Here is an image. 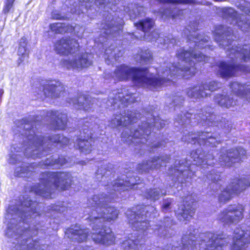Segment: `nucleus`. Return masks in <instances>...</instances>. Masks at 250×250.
I'll use <instances>...</instances> for the list:
<instances>
[{"label": "nucleus", "mask_w": 250, "mask_h": 250, "mask_svg": "<svg viewBox=\"0 0 250 250\" xmlns=\"http://www.w3.org/2000/svg\"><path fill=\"white\" fill-rule=\"evenodd\" d=\"M197 24L193 22L189 25L185 31L188 39L194 44V49L190 47L189 50L180 48L176 53L177 58L181 63L171 64L165 71H158L159 80L154 78L147 71L121 65L117 67L113 78L115 81L131 80L134 84L139 86L147 87L150 89H157L164 84L165 80L170 81L173 75H181L186 79L194 75L196 73L195 66L197 62L208 61L209 58L196 51L197 48L206 47L209 38L198 35L196 31L198 29Z\"/></svg>", "instance_id": "1"}, {"label": "nucleus", "mask_w": 250, "mask_h": 250, "mask_svg": "<svg viewBox=\"0 0 250 250\" xmlns=\"http://www.w3.org/2000/svg\"><path fill=\"white\" fill-rule=\"evenodd\" d=\"M139 184L136 177H130L125 181L124 179H118L108 186L107 189L110 190L108 196L104 195L103 194L95 195L88 200V207L85 211L88 214L87 219L90 222L93 230L95 231L91 235L95 243L109 245L115 240L110 229H104L103 228L105 222L115 220L118 215V211L115 208L106 204L111 202L114 197L112 196V191H124L134 188L135 186Z\"/></svg>", "instance_id": "2"}, {"label": "nucleus", "mask_w": 250, "mask_h": 250, "mask_svg": "<svg viewBox=\"0 0 250 250\" xmlns=\"http://www.w3.org/2000/svg\"><path fill=\"white\" fill-rule=\"evenodd\" d=\"M15 124L18 128V131L23 130L21 135L23 136L24 143V154L27 157H33L34 159L41 157L46 153V149L49 148L48 146L55 143H61L62 145L69 144V140L60 135H55L51 138H44L35 134L32 125L26 123L25 120L16 121Z\"/></svg>", "instance_id": "3"}, {"label": "nucleus", "mask_w": 250, "mask_h": 250, "mask_svg": "<svg viewBox=\"0 0 250 250\" xmlns=\"http://www.w3.org/2000/svg\"><path fill=\"white\" fill-rule=\"evenodd\" d=\"M194 233L190 231L186 232L182 239V246L175 243L170 244L167 247L166 250H222L225 241L218 234L211 232H207L200 235L197 239L195 237L196 231L193 230Z\"/></svg>", "instance_id": "4"}, {"label": "nucleus", "mask_w": 250, "mask_h": 250, "mask_svg": "<svg viewBox=\"0 0 250 250\" xmlns=\"http://www.w3.org/2000/svg\"><path fill=\"white\" fill-rule=\"evenodd\" d=\"M79 43L75 40L62 38L55 44L56 51L60 54L70 56L64 60L62 64L68 69L79 70L86 68L91 65V61L89 59L90 55L86 53H77L79 50Z\"/></svg>", "instance_id": "5"}, {"label": "nucleus", "mask_w": 250, "mask_h": 250, "mask_svg": "<svg viewBox=\"0 0 250 250\" xmlns=\"http://www.w3.org/2000/svg\"><path fill=\"white\" fill-rule=\"evenodd\" d=\"M71 182V176L69 173L46 172L42 175L40 184L34 187L32 190L37 194L48 198L52 190L66 189L70 186Z\"/></svg>", "instance_id": "6"}, {"label": "nucleus", "mask_w": 250, "mask_h": 250, "mask_svg": "<svg viewBox=\"0 0 250 250\" xmlns=\"http://www.w3.org/2000/svg\"><path fill=\"white\" fill-rule=\"evenodd\" d=\"M153 125L150 126L151 122L143 123L141 126H139V128L132 132L130 131V134L128 135L127 132L129 129L127 128L122 133V138L123 141L126 142H130L135 144L145 143L147 142L146 137L150 134L152 126H154L157 129L163 127L166 123V121L161 120L159 117L153 119Z\"/></svg>", "instance_id": "7"}, {"label": "nucleus", "mask_w": 250, "mask_h": 250, "mask_svg": "<svg viewBox=\"0 0 250 250\" xmlns=\"http://www.w3.org/2000/svg\"><path fill=\"white\" fill-rule=\"evenodd\" d=\"M237 7L245 14V15H238L237 13L232 8H226L223 10L226 16L232 21V23L235 24L243 32H248L250 30V22L247 20L246 16L250 17V3L242 0L236 3Z\"/></svg>", "instance_id": "8"}, {"label": "nucleus", "mask_w": 250, "mask_h": 250, "mask_svg": "<svg viewBox=\"0 0 250 250\" xmlns=\"http://www.w3.org/2000/svg\"><path fill=\"white\" fill-rule=\"evenodd\" d=\"M148 208L150 210L153 209L152 207L138 206L133 210H129L126 212L129 223L132 226L133 229L143 231L147 229L149 223L147 222L146 217L149 215Z\"/></svg>", "instance_id": "9"}, {"label": "nucleus", "mask_w": 250, "mask_h": 250, "mask_svg": "<svg viewBox=\"0 0 250 250\" xmlns=\"http://www.w3.org/2000/svg\"><path fill=\"white\" fill-rule=\"evenodd\" d=\"M249 186L250 178H244L241 180L235 179L222 191L219 196V200L221 203H225L229 201L234 195L239 193Z\"/></svg>", "instance_id": "10"}, {"label": "nucleus", "mask_w": 250, "mask_h": 250, "mask_svg": "<svg viewBox=\"0 0 250 250\" xmlns=\"http://www.w3.org/2000/svg\"><path fill=\"white\" fill-rule=\"evenodd\" d=\"M243 210L242 205H231L223 210L217 219L226 224L237 223L243 218Z\"/></svg>", "instance_id": "11"}, {"label": "nucleus", "mask_w": 250, "mask_h": 250, "mask_svg": "<svg viewBox=\"0 0 250 250\" xmlns=\"http://www.w3.org/2000/svg\"><path fill=\"white\" fill-rule=\"evenodd\" d=\"M183 141L193 143L197 142L200 146H215L218 144L216 139L212 136V134L208 132H202L201 134H189L188 136H184L182 138Z\"/></svg>", "instance_id": "12"}, {"label": "nucleus", "mask_w": 250, "mask_h": 250, "mask_svg": "<svg viewBox=\"0 0 250 250\" xmlns=\"http://www.w3.org/2000/svg\"><path fill=\"white\" fill-rule=\"evenodd\" d=\"M123 21L122 18L116 19L110 13H108L105 17L104 23L102 24V29L105 35L111 34L113 36H116L117 33L122 30Z\"/></svg>", "instance_id": "13"}, {"label": "nucleus", "mask_w": 250, "mask_h": 250, "mask_svg": "<svg viewBox=\"0 0 250 250\" xmlns=\"http://www.w3.org/2000/svg\"><path fill=\"white\" fill-rule=\"evenodd\" d=\"M219 87V83L216 82H210L201 85H197L188 89L187 94L188 97L198 99L208 96L210 92L215 90Z\"/></svg>", "instance_id": "14"}, {"label": "nucleus", "mask_w": 250, "mask_h": 250, "mask_svg": "<svg viewBox=\"0 0 250 250\" xmlns=\"http://www.w3.org/2000/svg\"><path fill=\"white\" fill-rule=\"evenodd\" d=\"M246 151L241 147L229 150L226 154L221 152L219 157V162L222 166L230 167L232 163L238 162L241 159V157L244 156Z\"/></svg>", "instance_id": "15"}, {"label": "nucleus", "mask_w": 250, "mask_h": 250, "mask_svg": "<svg viewBox=\"0 0 250 250\" xmlns=\"http://www.w3.org/2000/svg\"><path fill=\"white\" fill-rule=\"evenodd\" d=\"M42 91L40 95H43L46 97L55 98L61 96L64 90L62 83L55 80L49 81L40 88ZM42 95H41V97Z\"/></svg>", "instance_id": "16"}, {"label": "nucleus", "mask_w": 250, "mask_h": 250, "mask_svg": "<svg viewBox=\"0 0 250 250\" xmlns=\"http://www.w3.org/2000/svg\"><path fill=\"white\" fill-rule=\"evenodd\" d=\"M219 73L223 78L231 77L236 74L238 70L245 72H249L250 68L243 65L235 66L234 64L222 62L219 64Z\"/></svg>", "instance_id": "17"}, {"label": "nucleus", "mask_w": 250, "mask_h": 250, "mask_svg": "<svg viewBox=\"0 0 250 250\" xmlns=\"http://www.w3.org/2000/svg\"><path fill=\"white\" fill-rule=\"evenodd\" d=\"M138 117H140V114L136 112H129L124 113L123 114L114 115L111 120L110 125L114 127L120 125L126 126L133 122H136Z\"/></svg>", "instance_id": "18"}, {"label": "nucleus", "mask_w": 250, "mask_h": 250, "mask_svg": "<svg viewBox=\"0 0 250 250\" xmlns=\"http://www.w3.org/2000/svg\"><path fill=\"white\" fill-rule=\"evenodd\" d=\"M234 234L231 250H247L250 243L249 233L237 229L234 230Z\"/></svg>", "instance_id": "19"}, {"label": "nucleus", "mask_w": 250, "mask_h": 250, "mask_svg": "<svg viewBox=\"0 0 250 250\" xmlns=\"http://www.w3.org/2000/svg\"><path fill=\"white\" fill-rule=\"evenodd\" d=\"M114 94H116L115 97L111 98L110 96L111 99L109 101V102L114 107L116 104L119 107L121 106H126L130 103L135 101L134 94H133L132 92L129 94L128 92L125 89L122 90V92H118L117 95V93Z\"/></svg>", "instance_id": "20"}, {"label": "nucleus", "mask_w": 250, "mask_h": 250, "mask_svg": "<svg viewBox=\"0 0 250 250\" xmlns=\"http://www.w3.org/2000/svg\"><path fill=\"white\" fill-rule=\"evenodd\" d=\"M134 24L137 29L141 30L143 34V36L142 35L140 37L136 36L137 38L140 40L144 39L149 41H153V36L154 35L155 36L154 37V39H155L156 37L158 36L157 33L154 32L152 33V37H149L148 32L151 30L154 25V21L152 19L147 18Z\"/></svg>", "instance_id": "21"}, {"label": "nucleus", "mask_w": 250, "mask_h": 250, "mask_svg": "<svg viewBox=\"0 0 250 250\" xmlns=\"http://www.w3.org/2000/svg\"><path fill=\"white\" fill-rule=\"evenodd\" d=\"M50 28L52 31L56 33H63L74 32V34L79 38L83 37V33L84 31L83 28L82 27L76 26L73 27L72 26L66 25L64 23L59 22L50 24Z\"/></svg>", "instance_id": "22"}, {"label": "nucleus", "mask_w": 250, "mask_h": 250, "mask_svg": "<svg viewBox=\"0 0 250 250\" xmlns=\"http://www.w3.org/2000/svg\"><path fill=\"white\" fill-rule=\"evenodd\" d=\"M229 56L230 58L233 59V56L236 59H239L244 61H250V45H245L242 48L236 47L235 48H231Z\"/></svg>", "instance_id": "23"}, {"label": "nucleus", "mask_w": 250, "mask_h": 250, "mask_svg": "<svg viewBox=\"0 0 250 250\" xmlns=\"http://www.w3.org/2000/svg\"><path fill=\"white\" fill-rule=\"evenodd\" d=\"M87 229H82L78 226L71 228L65 232V234L68 238L77 240L78 242H83L86 240L87 237Z\"/></svg>", "instance_id": "24"}, {"label": "nucleus", "mask_w": 250, "mask_h": 250, "mask_svg": "<svg viewBox=\"0 0 250 250\" xmlns=\"http://www.w3.org/2000/svg\"><path fill=\"white\" fill-rule=\"evenodd\" d=\"M143 238V235H138L136 233L131 234L123 242L122 247L124 250H135L140 245Z\"/></svg>", "instance_id": "25"}, {"label": "nucleus", "mask_w": 250, "mask_h": 250, "mask_svg": "<svg viewBox=\"0 0 250 250\" xmlns=\"http://www.w3.org/2000/svg\"><path fill=\"white\" fill-rule=\"evenodd\" d=\"M200 151L198 150L196 151H192L191 153V157L193 159L194 165H201L203 168L205 167V166H211L214 164V158L212 157V154H208L203 160V154H199Z\"/></svg>", "instance_id": "26"}, {"label": "nucleus", "mask_w": 250, "mask_h": 250, "mask_svg": "<svg viewBox=\"0 0 250 250\" xmlns=\"http://www.w3.org/2000/svg\"><path fill=\"white\" fill-rule=\"evenodd\" d=\"M230 87L234 93L238 96L246 98L250 102V85H244L237 82L231 83Z\"/></svg>", "instance_id": "27"}, {"label": "nucleus", "mask_w": 250, "mask_h": 250, "mask_svg": "<svg viewBox=\"0 0 250 250\" xmlns=\"http://www.w3.org/2000/svg\"><path fill=\"white\" fill-rule=\"evenodd\" d=\"M52 119L54 120L53 127L54 129H63L66 125L67 116L58 111H52Z\"/></svg>", "instance_id": "28"}, {"label": "nucleus", "mask_w": 250, "mask_h": 250, "mask_svg": "<svg viewBox=\"0 0 250 250\" xmlns=\"http://www.w3.org/2000/svg\"><path fill=\"white\" fill-rule=\"evenodd\" d=\"M194 212V209L190 205L181 206L176 211V214L177 218L180 220H186L191 218Z\"/></svg>", "instance_id": "29"}, {"label": "nucleus", "mask_w": 250, "mask_h": 250, "mask_svg": "<svg viewBox=\"0 0 250 250\" xmlns=\"http://www.w3.org/2000/svg\"><path fill=\"white\" fill-rule=\"evenodd\" d=\"M165 158H154L152 160L146 162L145 163L139 164L138 168L140 172H146L148 169L158 168L163 164L165 163L164 162Z\"/></svg>", "instance_id": "30"}, {"label": "nucleus", "mask_w": 250, "mask_h": 250, "mask_svg": "<svg viewBox=\"0 0 250 250\" xmlns=\"http://www.w3.org/2000/svg\"><path fill=\"white\" fill-rule=\"evenodd\" d=\"M229 30V29L228 28L227 31H226V28L222 25L216 27L214 31V35L216 42H219L220 44L224 45V42L221 43L222 42V40H224L225 38H226V39L229 40L230 39L228 38L229 37L231 33Z\"/></svg>", "instance_id": "31"}, {"label": "nucleus", "mask_w": 250, "mask_h": 250, "mask_svg": "<svg viewBox=\"0 0 250 250\" xmlns=\"http://www.w3.org/2000/svg\"><path fill=\"white\" fill-rule=\"evenodd\" d=\"M68 102L75 105L76 108H83L84 110H87L89 108L88 105L91 102V100L84 95H82L78 98L70 99Z\"/></svg>", "instance_id": "32"}, {"label": "nucleus", "mask_w": 250, "mask_h": 250, "mask_svg": "<svg viewBox=\"0 0 250 250\" xmlns=\"http://www.w3.org/2000/svg\"><path fill=\"white\" fill-rule=\"evenodd\" d=\"M122 55V53L118 48H115L113 50L112 47H110L105 50L104 59L107 63H113L117 60V58Z\"/></svg>", "instance_id": "33"}, {"label": "nucleus", "mask_w": 250, "mask_h": 250, "mask_svg": "<svg viewBox=\"0 0 250 250\" xmlns=\"http://www.w3.org/2000/svg\"><path fill=\"white\" fill-rule=\"evenodd\" d=\"M178 167L176 166L174 168L169 170V174L176 176L178 182H180L181 177L184 176L188 172L187 169H188V167H186L183 163H180V162H178Z\"/></svg>", "instance_id": "34"}, {"label": "nucleus", "mask_w": 250, "mask_h": 250, "mask_svg": "<svg viewBox=\"0 0 250 250\" xmlns=\"http://www.w3.org/2000/svg\"><path fill=\"white\" fill-rule=\"evenodd\" d=\"M215 101L221 106L229 108L231 106L235 104V102L229 97L226 95H218L215 97Z\"/></svg>", "instance_id": "35"}, {"label": "nucleus", "mask_w": 250, "mask_h": 250, "mask_svg": "<svg viewBox=\"0 0 250 250\" xmlns=\"http://www.w3.org/2000/svg\"><path fill=\"white\" fill-rule=\"evenodd\" d=\"M34 169L33 164L22 163L20 167H17L15 170V174L17 176L23 177L27 174L28 172Z\"/></svg>", "instance_id": "36"}, {"label": "nucleus", "mask_w": 250, "mask_h": 250, "mask_svg": "<svg viewBox=\"0 0 250 250\" xmlns=\"http://www.w3.org/2000/svg\"><path fill=\"white\" fill-rule=\"evenodd\" d=\"M92 139L89 138L86 140L79 139L78 141V146L80 150L83 153H89L91 151Z\"/></svg>", "instance_id": "37"}, {"label": "nucleus", "mask_w": 250, "mask_h": 250, "mask_svg": "<svg viewBox=\"0 0 250 250\" xmlns=\"http://www.w3.org/2000/svg\"><path fill=\"white\" fill-rule=\"evenodd\" d=\"M184 10H178L174 8L173 10L171 11L170 9H165L163 11H160V14L162 18L164 19L167 17H171L172 18H176L180 14H183Z\"/></svg>", "instance_id": "38"}, {"label": "nucleus", "mask_w": 250, "mask_h": 250, "mask_svg": "<svg viewBox=\"0 0 250 250\" xmlns=\"http://www.w3.org/2000/svg\"><path fill=\"white\" fill-rule=\"evenodd\" d=\"M166 194V192H163L161 191L159 188H155L153 189H150L147 191L146 194V197L147 199H149L151 200L155 201L159 198L161 195Z\"/></svg>", "instance_id": "39"}, {"label": "nucleus", "mask_w": 250, "mask_h": 250, "mask_svg": "<svg viewBox=\"0 0 250 250\" xmlns=\"http://www.w3.org/2000/svg\"><path fill=\"white\" fill-rule=\"evenodd\" d=\"M167 225H166V223H165L164 226H156L154 227H153L152 229L154 230V233L158 235L161 237L166 236L167 235V232L168 231L166 228H167Z\"/></svg>", "instance_id": "40"}, {"label": "nucleus", "mask_w": 250, "mask_h": 250, "mask_svg": "<svg viewBox=\"0 0 250 250\" xmlns=\"http://www.w3.org/2000/svg\"><path fill=\"white\" fill-rule=\"evenodd\" d=\"M18 54L19 56V63L20 64L24 61L28 57V53L26 48L19 47Z\"/></svg>", "instance_id": "41"}, {"label": "nucleus", "mask_w": 250, "mask_h": 250, "mask_svg": "<svg viewBox=\"0 0 250 250\" xmlns=\"http://www.w3.org/2000/svg\"><path fill=\"white\" fill-rule=\"evenodd\" d=\"M221 176L219 172H216L215 169H212L209 173H208L207 178L210 180L212 182H218L220 179Z\"/></svg>", "instance_id": "42"}, {"label": "nucleus", "mask_w": 250, "mask_h": 250, "mask_svg": "<svg viewBox=\"0 0 250 250\" xmlns=\"http://www.w3.org/2000/svg\"><path fill=\"white\" fill-rule=\"evenodd\" d=\"M161 3H191L193 0H158Z\"/></svg>", "instance_id": "43"}, {"label": "nucleus", "mask_w": 250, "mask_h": 250, "mask_svg": "<svg viewBox=\"0 0 250 250\" xmlns=\"http://www.w3.org/2000/svg\"><path fill=\"white\" fill-rule=\"evenodd\" d=\"M65 160L63 159H59L58 160H53L50 158H48L45 161L44 165L46 166H52L55 164H59L61 166L65 164Z\"/></svg>", "instance_id": "44"}, {"label": "nucleus", "mask_w": 250, "mask_h": 250, "mask_svg": "<svg viewBox=\"0 0 250 250\" xmlns=\"http://www.w3.org/2000/svg\"><path fill=\"white\" fill-rule=\"evenodd\" d=\"M15 0H5L4 6L3 8L4 13H8L13 7L14 2Z\"/></svg>", "instance_id": "45"}, {"label": "nucleus", "mask_w": 250, "mask_h": 250, "mask_svg": "<svg viewBox=\"0 0 250 250\" xmlns=\"http://www.w3.org/2000/svg\"><path fill=\"white\" fill-rule=\"evenodd\" d=\"M151 60V55L150 51L146 50L143 54L141 55V62H144L145 63L150 62Z\"/></svg>", "instance_id": "46"}, {"label": "nucleus", "mask_w": 250, "mask_h": 250, "mask_svg": "<svg viewBox=\"0 0 250 250\" xmlns=\"http://www.w3.org/2000/svg\"><path fill=\"white\" fill-rule=\"evenodd\" d=\"M214 118V115L210 114L209 113H206V115H204L201 118L200 123L202 121L204 122L205 124L209 125L210 120Z\"/></svg>", "instance_id": "47"}, {"label": "nucleus", "mask_w": 250, "mask_h": 250, "mask_svg": "<svg viewBox=\"0 0 250 250\" xmlns=\"http://www.w3.org/2000/svg\"><path fill=\"white\" fill-rule=\"evenodd\" d=\"M19 156L16 154L10 155L8 159V162L11 164H17Z\"/></svg>", "instance_id": "48"}, {"label": "nucleus", "mask_w": 250, "mask_h": 250, "mask_svg": "<svg viewBox=\"0 0 250 250\" xmlns=\"http://www.w3.org/2000/svg\"><path fill=\"white\" fill-rule=\"evenodd\" d=\"M171 204V200L167 199L165 200L163 203V205L162 206V209L163 211H167L168 210L170 207V205Z\"/></svg>", "instance_id": "49"}, {"label": "nucleus", "mask_w": 250, "mask_h": 250, "mask_svg": "<svg viewBox=\"0 0 250 250\" xmlns=\"http://www.w3.org/2000/svg\"><path fill=\"white\" fill-rule=\"evenodd\" d=\"M27 41L26 38H22L20 42L19 47L26 48Z\"/></svg>", "instance_id": "50"}, {"label": "nucleus", "mask_w": 250, "mask_h": 250, "mask_svg": "<svg viewBox=\"0 0 250 250\" xmlns=\"http://www.w3.org/2000/svg\"><path fill=\"white\" fill-rule=\"evenodd\" d=\"M147 145L150 147V149H153V148L155 147H158V146H160V145H156V143H153L152 144H147ZM150 151H151V150H149Z\"/></svg>", "instance_id": "51"}, {"label": "nucleus", "mask_w": 250, "mask_h": 250, "mask_svg": "<svg viewBox=\"0 0 250 250\" xmlns=\"http://www.w3.org/2000/svg\"><path fill=\"white\" fill-rule=\"evenodd\" d=\"M179 100H181V97L176 96L174 97V99H173V104L174 105H177V101H179Z\"/></svg>", "instance_id": "52"}, {"label": "nucleus", "mask_w": 250, "mask_h": 250, "mask_svg": "<svg viewBox=\"0 0 250 250\" xmlns=\"http://www.w3.org/2000/svg\"><path fill=\"white\" fill-rule=\"evenodd\" d=\"M52 17L53 19H61L62 17L59 15V14H58L57 15H55L54 14H53L52 15Z\"/></svg>", "instance_id": "53"}, {"label": "nucleus", "mask_w": 250, "mask_h": 250, "mask_svg": "<svg viewBox=\"0 0 250 250\" xmlns=\"http://www.w3.org/2000/svg\"><path fill=\"white\" fill-rule=\"evenodd\" d=\"M102 171V169H99L98 170V171H97V173H98V174H101L103 176H104L105 175V173H103Z\"/></svg>", "instance_id": "54"}, {"label": "nucleus", "mask_w": 250, "mask_h": 250, "mask_svg": "<svg viewBox=\"0 0 250 250\" xmlns=\"http://www.w3.org/2000/svg\"><path fill=\"white\" fill-rule=\"evenodd\" d=\"M37 246V243H34L33 245H32V246H30L29 247L30 248L32 249V248H33V249H36V247Z\"/></svg>", "instance_id": "55"}, {"label": "nucleus", "mask_w": 250, "mask_h": 250, "mask_svg": "<svg viewBox=\"0 0 250 250\" xmlns=\"http://www.w3.org/2000/svg\"><path fill=\"white\" fill-rule=\"evenodd\" d=\"M23 205L26 206H31L32 205V202L30 201V202L28 203V205L25 203H24Z\"/></svg>", "instance_id": "56"}, {"label": "nucleus", "mask_w": 250, "mask_h": 250, "mask_svg": "<svg viewBox=\"0 0 250 250\" xmlns=\"http://www.w3.org/2000/svg\"><path fill=\"white\" fill-rule=\"evenodd\" d=\"M166 159H168V157H167V158L166 159H165V160H164V162H165V163L163 164L162 163V165L161 166H162L163 165L166 164V163H167ZM165 166H166V165H165Z\"/></svg>", "instance_id": "57"}, {"label": "nucleus", "mask_w": 250, "mask_h": 250, "mask_svg": "<svg viewBox=\"0 0 250 250\" xmlns=\"http://www.w3.org/2000/svg\"><path fill=\"white\" fill-rule=\"evenodd\" d=\"M189 198V197H187L186 198V200H185V202H186V203H188V198Z\"/></svg>", "instance_id": "58"}, {"label": "nucleus", "mask_w": 250, "mask_h": 250, "mask_svg": "<svg viewBox=\"0 0 250 250\" xmlns=\"http://www.w3.org/2000/svg\"><path fill=\"white\" fill-rule=\"evenodd\" d=\"M168 42V39H167V41H166V40H165V41H164V42H165V43H166V44L168 43V42Z\"/></svg>", "instance_id": "59"}, {"label": "nucleus", "mask_w": 250, "mask_h": 250, "mask_svg": "<svg viewBox=\"0 0 250 250\" xmlns=\"http://www.w3.org/2000/svg\"><path fill=\"white\" fill-rule=\"evenodd\" d=\"M188 115H189V114H188L186 115V118H188Z\"/></svg>", "instance_id": "60"}, {"label": "nucleus", "mask_w": 250, "mask_h": 250, "mask_svg": "<svg viewBox=\"0 0 250 250\" xmlns=\"http://www.w3.org/2000/svg\"><path fill=\"white\" fill-rule=\"evenodd\" d=\"M59 210L60 211H63V210H62V209H59Z\"/></svg>", "instance_id": "61"}, {"label": "nucleus", "mask_w": 250, "mask_h": 250, "mask_svg": "<svg viewBox=\"0 0 250 250\" xmlns=\"http://www.w3.org/2000/svg\"><path fill=\"white\" fill-rule=\"evenodd\" d=\"M173 40H171L170 41V42H171L172 43H173Z\"/></svg>", "instance_id": "62"}, {"label": "nucleus", "mask_w": 250, "mask_h": 250, "mask_svg": "<svg viewBox=\"0 0 250 250\" xmlns=\"http://www.w3.org/2000/svg\"><path fill=\"white\" fill-rule=\"evenodd\" d=\"M210 123H211V125H215V123L213 124L211 121H210Z\"/></svg>", "instance_id": "63"}, {"label": "nucleus", "mask_w": 250, "mask_h": 250, "mask_svg": "<svg viewBox=\"0 0 250 250\" xmlns=\"http://www.w3.org/2000/svg\"><path fill=\"white\" fill-rule=\"evenodd\" d=\"M215 1H221L222 0H215Z\"/></svg>", "instance_id": "64"}]
</instances>
